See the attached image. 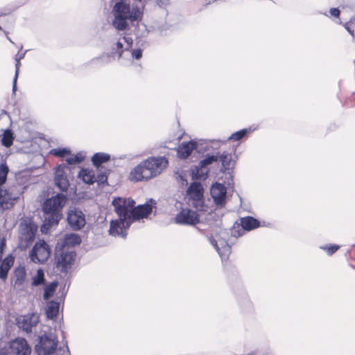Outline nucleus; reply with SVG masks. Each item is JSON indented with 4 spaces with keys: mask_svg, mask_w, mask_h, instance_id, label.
<instances>
[{
    "mask_svg": "<svg viewBox=\"0 0 355 355\" xmlns=\"http://www.w3.org/2000/svg\"><path fill=\"white\" fill-rule=\"evenodd\" d=\"M1 29V27L0 26V30Z\"/></svg>",
    "mask_w": 355,
    "mask_h": 355,
    "instance_id": "48",
    "label": "nucleus"
},
{
    "mask_svg": "<svg viewBox=\"0 0 355 355\" xmlns=\"http://www.w3.org/2000/svg\"><path fill=\"white\" fill-rule=\"evenodd\" d=\"M81 239L78 234L75 233L67 234L64 235L62 240L59 241L55 247L56 250H62L65 247H73L80 244Z\"/></svg>",
    "mask_w": 355,
    "mask_h": 355,
    "instance_id": "20",
    "label": "nucleus"
},
{
    "mask_svg": "<svg viewBox=\"0 0 355 355\" xmlns=\"http://www.w3.org/2000/svg\"><path fill=\"white\" fill-rule=\"evenodd\" d=\"M132 40L129 37H122L112 45V51H115L119 58L122 57L124 51H128L132 47Z\"/></svg>",
    "mask_w": 355,
    "mask_h": 355,
    "instance_id": "21",
    "label": "nucleus"
},
{
    "mask_svg": "<svg viewBox=\"0 0 355 355\" xmlns=\"http://www.w3.org/2000/svg\"><path fill=\"white\" fill-rule=\"evenodd\" d=\"M3 353V350H0V355H2Z\"/></svg>",
    "mask_w": 355,
    "mask_h": 355,
    "instance_id": "46",
    "label": "nucleus"
},
{
    "mask_svg": "<svg viewBox=\"0 0 355 355\" xmlns=\"http://www.w3.org/2000/svg\"><path fill=\"white\" fill-rule=\"evenodd\" d=\"M10 347L11 352L16 355H29L31 351L26 340L21 338H16L10 342Z\"/></svg>",
    "mask_w": 355,
    "mask_h": 355,
    "instance_id": "18",
    "label": "nucleus"
},
{
    "mask_svg": "<svg viewBox=\"0 0 355 355\" xmlns=\"http://www.w3.org/2000/svg\"><path fill=\"white\" fill-rule=\"evenodd\" d=\"M65 202L66 197L62 193L57 194L44 202L42 209L46 216L44 223L41 227L42 232H46L49 227L58 225L61 218V211Z\"/></svg>",
    "mask_w": 355,
    "mask_h": 355,
    "instance_id": "5",
    "label": "nucleus"
},
{
    "mask_svg": "<svg viewBox=\"0 0 355 355\" xmlns=\"http://www.w3.org/2000/svg\"><path fill=\"white\" fill-rule=\"evenodd\" d=\"M110 159L108 154L98 153H96L92 158V161L94 166L99 167L100 165Z\"/></svg>",
    "mask_w": 355,
    "mask_h": 355,
    "instance_id": "27",
    "label": "nucleus"
},
{
    "mask_svg": "<svg viewBox=\"0 0 355 355\" xmlns=\"http://www.w3.org/2000/svg\"><path fill=\"white\" fill-rule=\"evenodd\" d=\"M8 40L12 43V41L11 40V39H10L9 37H8Z\"/></svg>",
    "mask_w": 355,
    "mask_h": 355,
    "instance_id": "47",
    "label": "nucleus"
},
{
    "mask_svg": "<svg viewBox=\"0 0 355 355\" xmlns=\"http://www.w3.org/2000/svg\"><path fill=\"white\" fill-rule=\"evenodd\" d=\"M241 225L244 230L250 231L258 227L259 222L251 216H248L241 219Z\"/></svg>",
    "mask_w": 355,
    "mask_h": 355,
    "instance_id": "24",
    "label": "nucleus"
},
{
    "mask_svg": "<svg viewBox=\"0 0 355 355\" xmlns=\"http://www.w3.org/2000/svg\"><path fill=\"white\" fill-rule=\"evenodd\" d=\"M75 253L73 251L62 252L57 258V268L62 272H67L74 261Z\"/></svg>",
    "mask_w": 355,
    "mask_h": 355,
    "instance_id": "19",
    "label": "nucleus"
},
{
    "mask_svg": "<svg viewBox=\"0 0 355 355\" xmlns=\"http://www.w3.org/2000/svg\"><path fill=\"white\" fill-rule=\"evenodd\" d=\"M25 54H26V52H24L21 54H17L15 57V60H21V59L24 58V57L25 56Z\"/></svg>",
    "mask_w": 355,
    "mask_h": 355,
    "instance_id": "43",
    "label": "nucleus"
},
{
    "mask_svg": "<svg viewBox=\"0 0 355 355\" xmlns=\"http://www.w3.org/2000/svg\"><path fill=\"white\" fill-rule=\"evenodd\" d=\"M59 311V303L57 302L51 301L48 303L46 309V315L47 318L53 319L55 318Z\"/></svg>",
    "mask_w": 355,
    "mask_h": 355,
    "instance_id": "25",
    "label": "nucleus"
},
{
    "mask_svg": "<svg viewBox=\"0 0 355 355\" xmlns=\"http://www.w3.org/2000/svg\"><path fill=\"white\" fill-rule=\"evenodd\" d=\"M51 250L44 241L37 242L30 252V259L35 263H44L49 259Z\"/></svg>",
    "mask_w": 355,
    "mask_h": 355,
    "instance_id": "11",
    "label": "nucleus"
},
{
    "mask_svg": "<svg viewBox=\"0 0 355 355\" xmlns=\"http://www.w3.org/2000/svg\"><path fill=\"white\" fill-rule=\"evenodd\" d=\"M78 178L87 184H92L96 182V174L92 169H81L78 173Z\"/></svg>",
    "mask_w": 355,
    "mask_h": 355,
    "instance_id": "23",
    "label": "nucleus"
},
{
    "mask_svg": "<svg viewBox=\"0 0 355 355\" xmlns=\"http://www.w3.org/2000/svg\"><path fill=\"white\" fill-rule=\"evenodd\" d=\"M180 178L182 186L189 185L184 198L187 204L198 209L200 205V168L195 166Z\"/></svg>",
    "mask_w": 355,
    "mask_h": 355,
    "instance_id": "4",
    "label": "nucleus"
},
{
    "mask_svg": "<svg viewBox=\"0 0 355 355\" xmlns=\"http://www.w3.org/2000/svg\"><path fill=\"white\" fill-rule=\"evenodd\" d=\"M320 248L326 251L329 255H331L338 250L339 246L337 245H332L329 246L325 245L321 246Z\"/></svg>",
    "mask_w": 355,
    "mask_h": 355,
    "instance_id": "35",
    "label": "nucleus"
},
{
    "mask_svg": "<svg viewBox=\"0 0 355 355\" xmlns=\"http://www.w3.org/2000/svg\"><path fill=\"white\" fill-rule=\"evenodd\" d=\"M225 141L201 139V180H205L211 173L219 170L218 149Z\"/></svg>",
    "mask_w": 355,
    "mask_h": 355,
    "instance_id": "2",
    "label": "nucleus"
},
{
    "mask_svg": "<svg viewBox=\"0 0 355 355\" xmlns=\"http://www.w3.org/2000/svg\"><path fill=\"white\" fill-rule=\"evenodd\" d=\"M198 146L196 142L190 141L189 142H182L178 148V155L180 158H187L190 155L193 150Z\"/></svg>",
    "mask_w": 355,
    "mask_h": 355,
    "instance_id": "22",
    "label": "nucleus"
},
{
    "mask_svg": "<svg viewBox=\"0 0 355 355\" xmlns=\"http://www.w3.org/2000/svg\"><path fill=\"white\" fill-rule=\"evenodd\" d=\"M12 260L8 257L4 259L1 264V266H8V268L10 269L11 266L12 265Z\"/></svg>",
    "mask_w": 355,
    "mask_h": 355,
    "instance_id": "40",
    "label": "nucleus"
},
{
    "mask_svg": "<svg viewBox=\"0 0 355 355\" xmlns=\"http://www.w3.org/2000/svg\"><path fill=\"white\" fill-rule=\"evenodd\" d=\"M135 204V202L130 198H116L112 200L118 218L110 222V235L125 238L133 221L146 218L152 212V206L149 204L134 207Z\"/></svg>",
    "mask_w": 355,
    "mask_h": 355,
    "instance_id": "1",
    "label": "nucleus"
},
{
    "mask_svg": "<svg viewBox=\"0 0 355 355\" xmlns=\"http://www.w3.org/2000/svg\"><path fill=\"white\" fill-rule=\"evenodd\" d=\"M67 221L74 230H80L85 225V216L83 211L76 208H71L67 214Z\"/></svg>",
    "mask_w": 355,
    "mask_h": 355,
    "instance_id": "12",
    "label": "nucleus"
},
{
    "mask_svg": "<svg viewBox=\"0 0 355 355\" xmlns=\"http://www.w3.org/2000/svg\"><path fill=\"white\" fill-rule=\"evenodd\" d=\"M85 155L82 153H79L74 156H71L66 159V162L68 164H76L80 163L83 161Z\"/></svg>",
    "mask_w": 355,
    "mask_h": 355,
    "instance_id": "32",
    "label": "nucleus"
},
{
    "mask_svg": "<svg viewBox=\"0 0 355 355\" xmlns=\"http://www.w3.org/2000/svg\"><path fill=\"white\" fill-rule=\"evenodd\" d=\"M199 221V215L197 211L190 209H182V210L177 214L175 222L178 224L193 225Z\"/></svg>",
    "mask_w": 355,
    "mask_h": 355,
    "instance_id": "14",
    "label": "nucleus"
},
{
    "mask_svg": "<svg viewBox=\"0 0 355 355\" xmlns=\"http://www.w3.org/2000/svg\"><path fill=\"white\" fill-rule=\"evenodd\" d=\"M57 286L58 283L56 282H53L44 288V299L45 300H48L53 295Z\"/></svg>",
    "mask_w": 355,
    "mask_h": 355,
    "instance_id": "31",
    "label": "nucleus"
},
{
    "mask_svg": "<svg viewBox=\"0 0 355 355\" xmlns=\"http://www.w3.org/2000/svg\"><path fill=\"white\" fill-rule=\"evenodd\" d=\"M8 172V166L6 164L0 165V214L3 210L10 209L13 206L17 197L6 189H3V185L6 182Z\"/></svg>",
    "mask_w": 355,
    "mask_h": 355,
    "instance_id": "6",
    "label": "nucleus"
},
{
    "mask_svg": "<svg viewBox=\"0 0 355 355\" xmlns=\"http://www.w3.org/2000/svg\"><path fill=\"white\" fill-rule=\"evenodd\" d=\"M252 130L250 128L242 129L231 135L229 137V140L239 141L243 137H246L249 133L252 132Z\"/></svg>",
    "mask_w": 355,
    "mask_h": 355,
    "instance_id": "30",
    "label": "nucleus"
},
{
    "mask_svg": "<svg viewBox=\"0 0 355 355\" xmlns=\"http://www.w3.org/2000/svg\"><path fill=\"white\" fill-rule=\"evenodd\" d=\"M114 19L112 25L119 31L125 30L129 21H134L141 18L142 10L139 6H132L121 0L117 2L112 10Z\"/></svg>",
    "mask_w": 355,
    "mask_h": 355,
    "instance_id": "3",
    "label": "nucleus"
},
{
    "mask_svg": "<svg viewBox=\"0 0 355 355\" xmlns=\"http://www.w3.org/2000/svg\"><path fill=\"white\" fill-rule=\"evenodd\" d=\"M51 153L57 157H64L66 155H69L70 151L67 148H62V149H53L51 150Z\"/></svg>",
    "mask_w": 355,
    "mask_h": 355,
    "instance_id": "33",
    "label": "nucleus"
},
{
    "mask_svg": "<svg viewBox=\"0 0 355 355\" xmlns=\"http://www.w3.org/2000/svg\"><path fill=\"white\" fill-rule=\"evenodd\" d=\"M69 171V168L65 164L58 166L55 170V183L62 191H67L69 186V182L67 178Z\"/></svg>",
    "mask_w": 355,
    "mask_h": 355,
    "instance_id": "13",
    "label": "nucleus"
},
{
    "mask_svg": "<svg viewBox=\"0 0 355 355\" xmlns=\"http://www.w3.org/2000/svg\"><path fill=\"white\" fill-rule=\"evenodd\" d=\"M6 245V240L3 239L0 242V260L2 258L3 251Z\"/></svg>",
    "mask_w": 355,
    "mask_h": 355,
    "instance_id": "42",
    "label": "nucleus"
},
{
    "mask_svg": "<svg viewBox=\"0 0 355 355\" xmlns=\"http://www.w3.org/2000/svg\"><path fill=\"white\" fill-rule=\"evenodd\" d=\"M15 75L13 80V85H12V91L15 93L17 89V80L18 78L19 71V67H20V60H15Z\"/></svg>",
    "mask_w": 355,
    "mask_h": 355,
    "instance_id": "34",
    "label": "nucleus"
},
{
    "mask_svg": "<svg viewBox=\"0 0 355 355\" xmlns=\"http://www.w3.org/2000/svg\"><path fill=\"white\" fill-rule=\"evenodd\" d=\"M57 336L53 333L44 334L40 337V342L35 345L37 355H52L58 346Z\"/></svg>",
    "mask_w": 355,
    "mask_h": 355,
    "instance_id": "7",
    "label": "nucleus"
},
{
    "mask_svg": "<svg viewBox=\"0 0 355 355\" xmlns=\"http://www.w3.org/2000/svg\"><path fill=\"white\" fill-rule=\"evenodd\" d=\"M144 161H142L134 167L129 175V179L132 182H139L150 180V175L147 173L148 170L144 166Z\"/></svg>",
    "mask_w": 355,
    "mask_h": 355,
    "instance_id": "16",
    "label": "nucleus"
},
{
    "mask_svg": "<svg viewBox=\"0 0 355 355\" xmlns=\"http://www.w3.org/2000/svg\"><path fill=\"white\" fill-rule=\"evenodd\" d=\"M38 322L39 316L35 313L19 317L17 320L19 327L26 332L32 331V329L35 327Z\"/></svg>",
    "mask_w": 355,
    "mask_h": 355,
    "instance_id": "17",
    "label": "nucleus"
},
{
    "mask_svg": "<svg viewBox=\"0 0 355 355\" xmlns=\"http://www.w3.org/2000/svg\"><path fill=\"white\" fill-rule=\"evenodd\" d=\"M25 239L28 241H32L34 238V230L32 227H30L26 235H24Z\"/></svg>",
    "mask_w": 355,
    "mask_h": 355,
    "instance_id": "39",
    "label": "nucleus"
},
{
    "mask_svg": "<svg viewBox=\"0 0 355 355\" xmlns=\"http://www.w3.org/2000/svg\"><path fill=\"white\" fill-rule=\"evenodd\" d=\"M107 174L105 172H100L98 175H96V182L103 184L107 182Z\"/></svg>",
    "mask_w": 355,
    "mask_h": 355,
    "instance_id": "36",
    "label": "nucleus"
},
{
    "mask_svg": "<svg viewBox=\"0 0 355 355\" xmlns=\"http://www.w3.org/2000/svg\"><path fill=\"white\" fill-rule=\"evenodd\" d=\"M131 56L132 58H135L137 60L139 59L142 56V51L141 49H135L131 51Z\"/></svg>",
    "mask_w": 355,
    "mask_h": 355,
    "instance_id": "38",
    "label": "nucleus"
},
{
    "mask_svg": "<svg viewBox=\"0 0 355 355\" xmlns=\"http://www.w3.org/2000/svg\"><path fill=\"white\" fill-rule=\"evenodd\" d=\"M202 189H201V191H202ZM201 198H202V193H201ZM202 200V199H201V200ZM202 207H203V205H202V202L201 201V205H200V207H201V211H202Z\"/></svg>",
    "mask_w": 355,
    "mask_h": 355,
    "instance_id": "45",
    "label": "nucleus"
},
{
    "mask_svg": "<svg viewBox=\"0 0 355 355\" xmlns=\"http://www.w3.org/2000/svg\"><path fill=\"white\" fill-rule=\"evenodd\" d=\"M234 166V162L232 159V153L227 151L219 153V170L226 175L227 180L225 181V183L228 186L231 185L233 182V176L231 171Z\"/></svg>",
    "mask_w": 355,
    "mask_h": 355,
    "instance_id": "10",
    "label": "nucleus"
},
{
    "mask_svg": "<svg viewBox=\"0 0 355 355\" xmlns=\"http://www.w3.org/2000/svg\"><path fill=\"white\" fill-rule=\"evenodd\" d=\"M329 12L332 16L336 17H338L340 15V10L338 8H331Z\"/></svg>",
    "mask_w": 355,
    "mask_h": 355,
    "instance_id": "41",
    "label": "nucleus"
},
{
    "mask_svg": "<svg viewBox=\"0 0 355 355\" xmlns=\"http://www.w3.org/2000/svg\"><path fill=\"white\" fill-rule=\"evenodd\" d=\"M210 193L216 205L222 207L225 204L227 188L223 184L214 183L210 188Z\"/></svg>",
    "mask_w": 355,
    "mask_h": 355,
    "instance_id": "15",
    "label": "nucleus"
},
{
    "mask_svg": "<svg viewBox=\"0 0 355 355\" xmlns=\"http://www.w3.org/2000/svg\"><path fill=\"white\" fill-rule=\"evenodd\" d=\"M9 269L8 266H0V278L2 279H6L8 275V272Z\"/></svg>",
    "mask_w": 355,
    "mask_h": 355,
    "instance_id": "37",
    "label": "nucleus"
},
{
    "mask_svg": "<svg viewBox=\"0 0 355 355\" xmlns=\"http://www.w3.org/2000/svg\"><path fill=\"white\" fill-rule=\"evenodd\" d=\"M144 161L150 179L159 175L168 165V160L164 157H152Z\"/></svg>",
    "mask_w": 355,
    "mask_h": 355,
    "instance_id": "9",
    "label": "nucleus"
},
{
    "mask_svg": "<svg viewBox=\"0 0 355 355\" xmlns=\"http://www.w3.org/2000/svg\"><path fill=\"white\" fill-rule=\"evenodd\" d=\"M15 284L21 286L26 280V272L24 267H19L15 270Z\"/></svg>",
    "mask_w": 355,
    "mask_h": 355,
    "instance_id": "26",
    "label": "nucleus"
},
{
    "mask_svg": "<svg viewBox=\"0 0 355 355\" xmlns=\"http://www.w3.org/2000/svg\"><path fill=\"white\" fill-rule=\"evenodd\" d=\"M347 30L348 31V32L353 35V31H351V29L349 28V27H346Z\"/></svg>",
    "mask_w": 355,
    "mask_h": 355,
    "instance_id": "44",
    "label": "nucleus"
},
{
    "mask_svg": "<svg viewBox=\"0 0 355 355\" xmlns=\"http://www.w3.org/2000/svg\"><path fill=\"white\" fill-rule=\"evenodd\" d=\"M227 233L221 230L215 237H207L208 241L215 248L222 259H227L231 253V247L226 241Z\"/></svg>",
    "mask_w": 355,
    "mask_h": 355,
    "instance_id": "8",
    "label": "nucleus"
},
{
    "mask_svg": "<svg viewBox=\"0 0 355 355\" xmlns=\"http://www.w3.org/2000/svg\"><path fill=\"white\" fill-rule=\"evenodd\" d=\"M44 273L42 269H38L36 274L32 277L31 285L33 286H37L44 283Z\"/></svg>",
    "mask_w": 355,
    "mask_h": 355,
    "instance_id": "29",
    "label": "nucleus"
},
{
    "mask_svg": "<svg viewBox=\"0 0 355 355\" xmlns=\"http://www.w3.org/2000/svg\"><path fill=\"white\" fill-rule=\"evenodd\" d=\"M13 140V132L9 129L6 130L2 135L1 144L8 148L12 146Z\"/></svg>",
    "mask_w": 355,
    "mask_h": 355,
    "instance_id": "28",
    "label": "nucleus"
}]
</instances>
